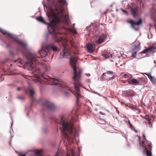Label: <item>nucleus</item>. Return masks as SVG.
Masks as SVG:
<instances>
[{"instance_id": "nucleus-1", "label": "nucleus", "mask_w": 156, "mask_h": 156, "mask_svg": "<svg viewBox=\"0 0 156 156\" xmlns=\"http://www.w3.org/2000/svg\"><path fill=\"white\" fill-rule=\"evenodd\" d=\"M58 2L60 5L59 8H58L55 5V9H53L51 7L50 8L51 13H46L48 18L51 17L53 18L52 20L48 24V29L50 34H57L55 29L56 26L61 22L60 19H64L65 23L67 24L69 23L66 16L64 15L63 13L64 9L63 6L65 5H67L66 2V0H58Z\"/></svg>"}, {"instance_id": "nucleus-2", "label": "nucleus", "mask_w": 156, "mask_h": 156, "mask_svg": "<svg viewBox=\"0 0 156 156\" xmlns=\"http://www.w3.org/2000/svg\"><path fill=\"white\" fill-rule=\"evenodd\" d=\"M77 61V59L76 57L70 58V64L73 70V79L74 81V85L75 89L74 94L76 98V104H78L79 101V99L82 97L81 92L79 87L82 85L80 82V80L81 77L82 72V70L81 69H79L78 72H77L76 66Z\"/></svg>"}, {"instance_id": "nucleus-3", "label": "nucleus", "mask_w": 156, "mask_h": 156, "mask_svg": "<svg viewBox=\"0 0 156 156\" xmlns=\"http://www.w3.org/2000/svg\"><path fill=\"white\" fill-rule=\"evenodd\" d=\"M56 122L62 125V132L65 137L68 139L69 137V135L74 136L76 134V129L74 126L73 122L71 120L67 121L62 117L60 120Z\"/></svg>"}, {"instance_id": "nucleus-4", "label": "nucleus", "mask_w": 156, "mask_h": 156, "mask_svg": "<svg viewBox=\"0 0 156 156\" xmlns=\"http://www.w3.org/2000/svg\"><path fill=\"white\" fill-rule=\"evenodd\" d=\"M26 57L27 60V62L26 63L27 69L32 71V73L34 75H37L39 74L40 70L37 67L36 64L39 63L38 59L40 56H37L35 54L28 52L26 54Z\"/></svg>"}, {"instance_id": "nucleus-5", "label": "nucleus", "mask_w": 156, "mask_h": 156, "mask_svg": "<svg viewBox=\"0 0 156 156\" xmlns=\"http://www.w3.org/2000/svg\"><path fill=\"white\" fill-rule=\"evenodd\" d=\"M43 80L46 82H48L46 83V84H51L52 85H59L62 88H66L67 90H68V91H66L65 92L64 94L67 97L69 95L70 92L73 93L72 91L70 89L67 87L65 84L64 83L58 80H56L53 79H50V77L48 76L43 77Z\"/></svg>"}, {"instance_id": "nucleus-6", "label": "nucleus", "mask_w": 156, "mask_h": 156, "mask_svg": "<svg viewBox=\"0 0 156 156\" xmlns=\"http://www.w3.org/2000/svg\"><path fill=\"white\" fill-rule=\"evenodd\" d=\"M140 146L144 149L146 151V153L147 156H152L151 150L152 148L151 144L150 141H148L145 139L142 141L141 144L140 143Z\"/></svg>"}, {"instance_id": "nucleus-7", "label": "nucleus", "mask_w": 156, "mask_h": 156, "mask_svg": "<svg viewBox=\"0 0 156 156\" xmlns=\"http://www.w3.org/2000/svg\"><path fill=\"white\" fill-rule=\"evenodd\" d=\"M128 83L130 84L134 85H138L140 84L143 82V80L142 78H139L136 80L135 79H133L131 80H128Z\"/></svg>"}, {"instance_id": "nucleus-8", "label": "nucleus", "mask_w": 156, "mask_h": 156, "mask_svg": "<svg viewBox=\"0 0 156 156\" xmlns=\"http://www.w3.org/2000/svg\"><path fill=\"white\" fill-rule=\"evenodd\" d=\"M43 106L44 107L51 110H54L56 108L55 106L52 104L48 101H45L43 103Z\"/></svg>"}, {"instance_id": "nucleus-9", "label": "nucleus", "mask_w": 156, "mask_h": 156, "mask_svg": "<svg viewBox=\"0 0 156 156\" xmlns=\"http://www.w3.org/2000/svg\"><path fill=\"white\" fill-rule=\"evenodd\" d=\"M114 72L112 71H107L106 73H104L102 74V77H104V78L108 80L109 79L114 78L113 77Z\"/></svg>"}, {"instance_id": "nucleus-10", "label": "nucleus", "mask_w": 156, "mask_h": 156, "mask_svg": "<svg viewBox=\"0 0 156 156\" xmlns=\"http://www.w3.org/2000/svg\"><path fill=\"white\" fill-rule=\"evenodd\" d=\"M140 43L138 41L135 42V47L133 50V52L132 54V57H134L136 55V52L140 50Z\"/></svg>"}, {"instance_id": "nucleus-11", "label": "nucleus", "mask_w": 156, "mask_h": 156, "mask_svg": "<svg viewBox=\"0 0 156 156\" xmlns=\"http://www.w3.org/2000/svg\"><path fill=\"white\" fill-rule=\"evenodd\" d=\"M127 22L130 23L132 27L133 28H134V25H136L139 26L142 23V20L141 19H140L138 21L135 22L132 20H129L127 21Z\"/></svg>"}, {"instance_id": "nucleus-12", "label": "nucleus", "mask_w": 156, "mask_h": 156, "mask_svg": "<svg viewBox=\"0 0 156 156\" xmlns=\"http://www.w3.org/2000/svg\"><path fill=\"white\" fill-rule=\"evenodd\" d=\"M156 49V47L155 46H151L147 48L144 50H143L140 53H146L147 54L148 53L151 52L152 51H153V50L154 49Z\"/></svg>"}, {"instance_id": "nucleus-13", "label": "nucleus", "mask_w": 156, "mask_h": 156, "mask_svg": "<svg viewBox=\"0 0 156 156\" xmlns=\"http://www.w3.org/2000/svg\"><path fill=\"white\" fill-rule=\"evenodd\" d=\"M46 47L48 50L51 49L54 52H56L58 51L57 47L55 46L54 45L52 44L47 45Z\"/></svg>"}, {"instance_id": "nucleus-14", "label": "nucleus", "mask_w": 156, "mask_h": 156, "mask_svg": "<svg viewBox=\"0 0 156 156\" xmlns=\"http://www.w3.org/2000/svg\"><path fill=\"white\" fill-rule=\"evenodd\" d=\"M106 37V35L105 34H102L100 36L97 40V42L98 44H101L104 42L105 41V39Z\"/></svg>"}, {"instance_id": "nucleus-15", "label": "nucleus", "mask_w": 156, "mask_h": 156, "mask_svg": "<svg viewBox=\"0 0 156 156\" xmlns=\"http://www.w3.org/2000/svg\"><path fill=\"white\" fill-rule=\"evenodd\" d=\"M47 49V50H45L43 48L41 50L39 51L38 53H39L41 57H44L48 55Z\"/></svg>"}, {"instance_id": "nucleus-16", "label": "nucleus", "mask_w": 156, "mask_h": 156, "mask_svg": "<svg viewBox=\"0 0 156 156\" xmlns=\"http://www.w3.org/2000/svg\"><path fill=\"white\" fill-rule=\"evenodd\" d=\"M28 91L30 92V97L31 98V101L33 102L34 101V99L33 97V95L35 94V91L34 89L32 87H30L29 88Z\"/></svg>"}, {"instance_id": "nucleus-17", "label": "nucleus", "mask_w": 156, "mask_h": 156, "mask_svg": "<svg viewBox=\"0 0 156 156\" xmlns=\"http://www.w3.org/2000/svg\"><path fill=\"white\" fill-rule=\"evenodd\" d=\"M145 74L148 76V78L153 83L155 84L156 83V78L152 76L150 73H146Z\"/></svg>"}, {"instance_id": "nucleus-18", "label": "nucleus", "mask_w": 156, "mask_h": 156, "mask_svg": "<svg viewBox=\"0 0 156 156\" xmlns=\"http://www.w3.org/2000/svg\"><path fill=\"white\" fill-rule=\"evenodd\" d=\"M0 32H1V33H2L3 34H7L8 36V37L12 38L13 39L14 37L13 35H12L10 33H8L6 31L0 29Z\"/></svg>"}, {"instance_id": "nucleus-19", "label": "nucleus", "mask_w": 156, "mask_h": 156, "mask_svg": "<svg viewBox=\"0 0 156 156\" xmlns=\"http://www.w3.org/2000/svg\"><path fill=\"white\" fill-rule=\"evenodd\" d=\"M70 55V53L68 50H66L65 48L64 47V50L63 51V53L62 55L63 58H68Z\"/></svg>"}, {"instance_id": "nucleus-20", "label": "nucleus", "mask_w": 156, "mask_h": 156, "mask_svg": "<svg viewBox=\"0 0 156 156\" xmlns=\"http://www.w3.org/2000/svg\"><path fill=\"white\" fill-rule=\"evenodd\" d=\"M95 46L92 44L90 43L87 45V48L89 51L90 52H93L94 48Z\"/></svg>"}, {"instance_id": "nucleus-21", "label": "nucleus", "mask_w": 156, "mask_h": 156, "mask_svg": "<svg viewBox=\"0 0 156 156\" xmlns=\"http://www.w3.org/2000/svg\"><path fill=\"white\" fill-rule=\"evenodd\" d=\"M131 12L132 15L134 16H135L137 15L138 12L137 9L136 8H132L131 9Z\"/></svg>"}, {"instance_id": "nucleus-22", "label": "nucleus", "mask_w": 156, "mask_h": 156, "mask_svg": "<svg viewBox=\"0 0 156 156\" xmlns=\"http://www.w3.org/2000/svg\"><path fill=\"white\" fill-rule=\"evenodd\" d=\"M36 19L38 21L44 24H46L44 20L41 16H39L36 17Z\"/></svg>"}, {"instance_id": "nucleus-23", "label": "nucleus", "mask_w": 156, "mask_h": 156, "mask_svg": "<svg viewBox=\"0 0 156 156\" xmlns=\"http://www.w3.org/2000/svg\"><path fill=\"white\" fill-rule=\"evenodd\" d=\"M16 41L18 43L20 44L24 48L26 47V44L23 42L21 40L19 39H16Z\"/></svg>"}, {"instance_id": "nucleus-24", "label": "nucleus", "mask_w": 156, "mask_h": 156, "mask_svg": "<svg viewBox=\"0 0 156 156\" xmlns=\"http://www.w3.org/2000/svg\"><path fill=\"white\" fill-rule=\"evenodd\" d=\"M151 14L153 18H156V10L153 8H152L151 11Z\"/></svg>"}, {"instance_id": "nucleus-25", "label": "nucleus", "mask_w": 156, "mask_h": 156, "mask_svg": "<svg viewBox=\"0 0 156 156\" xmlns=\"http://www.w3.org/2000/svg\"><path fill=\"white\" fill-rule=\"evenodd\" d=\"M35 154L37 156H41L42 154V150H36L35 151Z\"/></svg>"}, {"instance_id": "nucleus-26", "label": "nucleus", "mask_w": 156, "mask_h": 156, "mask_svg": "<svg viewBox=\"0 0 156 156\" xmlns=\"http://www.w3.org/2000/svg\"><path fill=\"white\" fill-rule=\"evenodd\" d=\"M103 56L105 58H108L112 57V55L111 54H106V53L103 55Z\"/></svg>"}, {"instance_id": "nucleus-27", "label": "nucleus", "mask_w": 156, "mask_h": 156, "mask_svg": "<svg viewBox=\"0 0 156 156\" xmlns=\"http://www.w3.org/2000/svg\"><path fill=\"white\" fill-rule=\"evenodd\" d=\"M129 76H130V75H129L127 74H124L123 73L122 74V76L124 78H129L130 77H129Z\"/></svg>"}, {"instance_id": "nucleus-28", "label": "nucleus", "mask_w": 156, "mask_h": 156, "mask_svg": "<svg viewBox=\"0 0 156 156\" xmlns=\"http://www.w3.org/2000/svg\"><path fill=\"white\" fill-rule=\"evenodd\" d=\"M144 118L148 121L151 120V117L148 115H146L145 117Z\"/></svg>"}, {"instance_id": "nucleus-29", "label": "nucleus", "mask_w": 156, "mask_h": 156, "mask_svg": "<svg viewBox=\"0 0 156 156\" xmlns=\"http://www.w3.org/2000/svg\"><path fill=\"white\" fill-rule=\"evenodd\" d=\"M70 31L74 33H77L76 30L74 28H72L70 29Z\"/></svg>"}, {"instance_id": "nucleus-30", "label": "nucleus", "mask_w": 156, "mask_h": 156, "mask_svg": "<svg viewBox=\"0 0 156 156\" xmlns=\"http://www.w3.org/2000/svg\"><path fill=\"white\" fill-rule=\"evenodd\" d=\"M130 127L132 130H134L135 131L136 133L137 132V131L135 129L134 127L132 125V126H130Z\"/></svg>"}, {"instance_id": "nucleus-31", "label": "nucleus", "mask_w": 156, "mask_h": 156, "mask_svg": "<svg viewBox=\"0 0 156 156\" xmlns=\"http://www.w3.org/2000/svg\"><path fill=\"white\" fill-rule=\"evenodd\" d=\"M60 153L58 151L57 152L55 156H60Z\"/></svg>"}, {"instance_id": "nucleus-32", "label": "nucleus", "mask_w": 156, "mask_h": 156, "mask_svg": "<svg viewBox=\"0 0 156 156\" xmlns=\"http://www.w3.org/2000/svg\"><path fill=\"white\" fill-rule=\"evenodd\" d=\"M58 41H62L63 40V38L62 37H61L60 38V39H58Z\"/></svg>"}, {"instance_id": "nucleus-33", "label": "nucleus", "mask_w": 156, "mask_h": 156, "mask_svg": "<svg viewBox=\"0 0 156 156\" xmlns=\"http://www.w3.org/2000/svg\"><path fill=\"white\" fill-rule=\"evenodd\" d=\"M122 10L123 12H124V13H125L126 14H127V12L126 11L124 10V9H122Z\"/></svg>"}, {"instance_id": "nucleus-34", "label": "nucleus", "mask_w": 156, "mask_h": 156, "mask_svg": "<svg viewBox=\"0 0 156 156\" xmlns=\"http://www.w3.org/2000/svg\"><path fill=\"white\" fill-rule=\"evenodd\" d=\"M18 61H19L20 62V64H23V62H22V61L20 60V59H18V60L16 61L15 62H18Z\"/></svg>"}, {"instance_id": "nucleus-35", "label": "nucleus", "mask_w": 156, "mask_h": 156, "mask_svg": "<svg viewBox=\"0 0 156 156\" xmlns=\"http://www.w3.org/2000/svg\"><path fill=\"white\" fill-rule=\"evenodd\" d=\"M100 113L102 115H105L104 113L103 112H100Z\"/></svg>"}, {"instance_id": "nucleus-36", "label": "nucleus", "mask_w": 156, "mask_h": 156, "mask_svg": "<svg viewBox=\"0 0 156 156\" xmlns=\"http://www.w3.org/2000/svg\"><path fill=\"white\" fill-rule=\"evenodd\" d=\"M72 156H75L74 154L73 153V151H72Z\"/></svg>"}, {"instance_id": "nucleus-37", "label": "nucleus", "mask_w": 156, "mask_h": 156, "mask_svg": "<svg viewBox=\"0 0 156 156\" xmlns=\"http://www.w3.org/2000/svg\"><path fill=\"white\" fill-rule=\"evenodd\" d=\"M128 122H129V126H132V124H131V123H130V121H128Z\"/></svg>"}, {"instance_id": "nucleus-38", "label": "nucleus", "mask_w": 156, "mask_h": 156, "mask_svg": "<svg viewBox=\"0 0 156 156\" xmlns=\"http://www.w3.org/2000/svg\"><path fill=\"white\" fill-rule=\"evenodd\" d=\"M86 75H87V76H90V74H89V73H87V74H86Z\"/></svg>"}, {"instance_id": "nucleus-39", "label": "nucleus", "mask_w": 156, "mask_h": 156, "mask_svg": "<svg viewBox=\"0 0 156 156\" xmlns=\"http://www.w3.org/2000/svg\"><path fill=\"white\" fill-rule=\"evenodd\" d=\"M20 89V87H18L17 88V90L18 91H19Z\"/></svg>"}, {"instance_id": "nucleus-40", "label": "nucleus", "mask_w": 156, "mask_h": 156, "mask_svg": "<svg viewBox=\"0 0 156 156\" xmlns=\"http://www.w3.org/2000/svg\"><path fill=\"white\" fill-rule=\"evenodd\" d=\"M148 123L149 125H150L151 124V121H148Z\"/></svg>"}, {"instance_id": "nucleus-41", "label": "nucleus", "mask_w": 156, "mask_h": 156, "mask_svg": "<svg viewBox=\"0 0 156 156\" xmlns=\"http://www.w3.org/2000/svg\"><path fill=\"white\" fill-rule=\"evenodd\" d=\"M143 137L144 138V140H145V139H146L145 138V135H144V134H143Z\"/></svg>"}, {"instance_id": "nucleus-42", "label": "nucleus", "mask_w": 156, "mask_h": 156, "mask_svg": "<svg viewBox=\"0 0 156 156\" xmlns=\"http://www.w3.org/2000/svg\"><path fill=\"white\" fill-rule=\"evenodd\" d=\"M58 36L57 35V34H56V38H58Z\"/></svg>"}, {"instance_id": "nucleus-43", "label": "nucleus", "mask_w": 156, "mask_h": 156, "mask_svg": "<svg viewBox=\"0 0 156 156\" xmlns=\"http://www.w3.org/2000/svg\"><path fill=\"white\" fill-rule=\"evenodd\" d=\"M20 156H25V155L24 154L21 155Z\"/></svg>"}, {"instance_id": "nucleus-44", "label": "nucleus", "mask_w": 156, "mask_h": 156, "mask_svg": "<svg viewBox=\"0 0 156 156\" xmlns=\"http://www.w3.org/2000/svg\"><path fill=\"white\" fill-rule=\"evenodd\" d=\"M131 108H133V106H131Z\"/></svg>"}]
</instances>
